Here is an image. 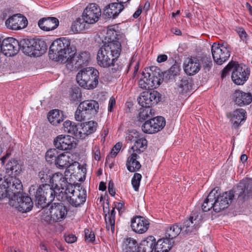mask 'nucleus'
Segmentation results:
<instances>
[{
  "label": "nucleus",
  "instance_id": "423d86ee",
  "mask_svg": "<svg viewBox=\"0 0 252 252\" xmlns=\"http://www.w3.org/2000/svg\"><path fill=\"white\" fill-rule=\"evenodd\" d=\"M63 197L66 199L73 206H77L83 204L86 201V191L82 187L77 189L72 184L69 185L68 188L63 190Z\"/></svg>",
  "mask_w": 252,
  "mask_h": 252
},
{
  "label": "nucleus",
  "instance_id": "4468645a",
  "mask_svg": "<svg viewBox=\"0 0 252 252\" xmlns=\"http://www.w3.org/2000/svg\"><path fill=\"white\" fill-rule=\"evenodd\" d=\"M160 94L156 91L143 92L140 94L137 100L139 105L143 107H151L157 104L160 99Z\"/></svg>",
  "mask_w": 252,
  "mask_h": 252
},
{
  "label": "nucleus",
  "instance_id": "6ab92c4d",
  "mask_svg": "<svg viewBox=\"0 0 252 252\" xmlns=\"http://www.w3.org/2000/svg\"><path fill=\"white\" fill-rule=\"evenodd\" d=\"M234 65L231 74L232 80L237 85H242L248 79L250 70L246 67H243L238 64Z\"/></svg>",
  "mask_w": 252,
  "mask_h": 252
},
{
  "label": "nucleus",
  "instance_id": "9b49d317",
  "mask_svg": "<svg viewBox=\"0 0 252 252\" xmlns=\"http://www.w3.org/2000/svg\"><path fill=\"white\" fill-rule=\"evenodd\" d=\"M101 14L100 7L95 3H90L84 9L82 18L87 24H94L97 22Z\"/></svg>",
  "mask_w": 252,
  "mask_h": 252
},
{
  "label": "nucleus",
  "instance_id": "7c9ffc66",
  "mask_svg": "<svg viewBox=\"0 0 252 252\" xmlns=\"http://www.w3.org/2000/svg\"><path fill=\"white\" fill-rule=\"evenodd\" d=\"M124 6L119 3H112L104 9V14L108 18H115L123 10Z\"/></svg>",
  "mask_w": 252,
  "mask_h": 252
},
{
  "label": "nucleus",
  "instance_id": "2f4dec72",
  "mask_svg": "<svg viewBox=\"0 0 252 252\" xmlns=\"http://www.w3.org/2000/svg\"><path fill=\"white\" fill-rule=\"evenodd\" d=\"M129 156L127 158L126 167L130 172H134L138 170L141 167L140 162L137 160L138 157V154L135 153L128 152Z\"/></svg>",
  "mask_w": 252,
  "mask_h": 252
},
{
  "label": "nucleus",
  "instance_id": "b1692460",
  "mask_svg": "<svg viewBox=\"0 0 252 252\" xmlns=\"http://www.w3.org/2000/svg\"><path fill=\"white\" fill-rule=\"evenodd\" d=\"M200 69L199 61L196 58L187 59L184 63V70L186 74L193 75Z\"/></svg>",
  "mask_w": 252,
  "mask_h": 252
},
{
  "label": "nucleus",
  "instance_id": "0eeeda50",
  "mask_svg": "<svg viewBox=\"0 0 252 252\" xmlns=\"http://www.w3.org/2000/svg\"><path fill=\"white\" fill-rule=\"evenodd\" d=\"M212 56L214 62L218 64L225 62L230 56V47L226 43H214L211 47Z\"/></svg>",
  "mask_w": 252,
  "mask_h": 252
},
{
  "label": "nucleus",
  "instance_id": "cd10ccee",
  "mask_svg": "<svg viewBox=\"0 0 252 252\" xmlns=\"http://www.w3.org/2000/svg\"><path fill=\"white\" fill-rule=\"evenodd\" d=\"M97 124L93 121L83 123L81 124V130L78 134L79 138L83 139L87 136L94 133L96 129Z\"/></svg>",
  "mask_w": 252,
  "mask_h": 252
},
{
  "label": "nucleus",
  "instance_id": "dca6fc26",
  "mask_svg": "<svg viewBox=\"0 0 252 252\" xmlns=\"http://www.w3.org/2000/svg\"><path fill=\"white\" fill-rule=\"evenodd\" d=\"M74 138L68 135L61 134L54 140V145L58 149L63 151L70 150L76 146Z\"/></svg>",
  "mask_w": 252,
  "mask_h": 252
},
{
  "label": "nucleus",
  "instance_id": "680f3d73",
  "mask_svg": "<svg viewBox=\"0 0 252 252\" xmlns=\"http://www.w3.org/2000/svg\"><path fill=\"white\" fill-rule=\"evenodd\" d=\"M94 158L96 160H99L100 158V151L97 146H95L94 148Z\"/></svg>",
  "mask_w": 252,
  "mask_h": 252
},
{
  "label": "nucleus",
  "instance_id": "c9c22d12",
  "mask_svg": "<svg viewBox=\"0 0 252 252\" xmlns=\"http://www.w3.org/2000/svg\"><path fill=\"white\" fill-rule=\"evenodd\" d=\"M170 241L167 238L158 240L155 244L154 252H168L172 247Z\"/></svg>",
  "mask_w": 252,
  "mask_h": 252
},
{
  "label": "nucleus",
  "instance_id": "6e6552de",
  "mask_svg": "<svg viewBox=\"0 0 252 252\" xmlns=\"http://www.w3.org/2000/svg\"><path fill=\"white\" fill-rule=\"evenodd\" d=\"M159 74L157 72H149L145 70L142 72L138 82L139 87L143 89H153L158 87L160 84Z\"/></svg>",
  "mask_w": 252,
  "mask_h": 252
},
{
  "label": "nucleus",
  "instance_id": "7ed1b4c3",
  "mask_svg": "<svg viewBox=\"0 0 252 252\" xmlns=\"http://www.w3.org/2000/svg\"><path fill=\"white\" fill-rule=\"evenodd\" d=\"M29 191L30 195L35 198L37 204L42 208L49 202L52 201L58 193L47 184L42 186L36 184L32 185Z\"/></svg>",
  "mask_w": 252,
  "mask_h": 252
},
{
  "label": "nucleus",
  "instance_id": "72a5a7b5",
  "mask_svg": "<svg viewBox=\"0 0 252 252\" xmlns=\"http://www.w3.org/2000/svg\"><path fill=\"white\" fill-rule=\"evenodd\" d=\"M147 146V141L142 135L134 142V145L128 150V152L135 153L138 155L146 149Z\"/></svg>",
  "mask_w": 252,
  "mask_h": 252
},
{
  "label": "nucleus",
  "instance_id": "412c9836",
  "mask_svg": "<svg viewBox=\"0 0 252 252\" xmlns=\"http://www.w3.org/2000/svg\"><path fill=\"white\" fill-rule=\"evenodd\" d=\"M21 191L16 193L15 197H14L17 200V203L15 206L20 212L26 213L31 210L33 203L30 197L23 195L20 193Z\"/></svg>",
  "mask_w": 252,
  "mask_h": 252
},
{
  "label": "nucleus",
  "instance_id": "603ef678",
  "mask_svg": "<svg viewBox=\"0 0 252 252\" xmlns=\"http://www.w3.org/2000/svg\"><path fill=\"white\" fill-rule=\"evenodd\" d=\"M141 178L142 176L140 174L136 173L132 178L131 184L135 191H137L139 189Z\"/></svg>",
  "mask_w": 252,
  "mask_h": 252
},
{
  "label": "nucleus",
  "instance_id": "de8ad7c7",
  "mask_svg": "<svg viewBox=\"0 0 252 252\" xmlns=\"http://www.w3.org/2000/svg\"><path fill=\"white\" fill-rule=\"evenodd\" d=\"M89 115L88 113L84 109L80 108L78 105L75 113V119L77 121L81 122L84 121Z\"/></svg>",
  "mask_w": 252,
  "mask_h": 252
},
{
  "label": "nucleus",
  "instance_id": "ea45409f",
  "mask_svg": "<svg viewBox=\"0 0 252 252\" xmlns=\"http://www.w3.org/2000/svg\"><path fill=\"white\" fill-rule=\"evenodd\" d=\"M63 129L64 132L74 135L79 138V133L77 125L75 123L67 120L63 123Z\"/></svg>",
  "mask_w": 252,
  "mask_h": 252
},
{
  "label": "nucleus",
  "instance_id": "e433bc0d",
  "mask_svg": "<svg viewBox=\"0 0 252 252\" xmlns=\"http://www.w3.org/2000/svg\"><path fill=\"white\" fill-rule=\"evenodd\" d=\"M48 119L51 124L57 126L63 120V112L57 109L50 111L48 115Z\"/></svg>",
  "mask_w": 252,
  "mask_h": 252
},
{
  "label": "nucleus",
  "instance_id": "3c124183",
  "mask_svg": "<svg viewBox=\"0 0 252 252\" xmlns=\"http://www.w3.org/2000/svg\"><path fill=\"white\" fill-rule=\"evenodd\" d=\"M51 173L50 170L46 168L39 171L38 173V177L41 182H47L48 181H50L51 177Z\"/></svg>",
  "mask_w": 252,
  "mask_h": 252
},
{
  "label": "nucleus",
  "instance_id": "4be33fe9",
  "mask_svg": "<svg viewBox=\"0 0 252 252\" xmlns=\"http://www.w3.org/2000/svg\"><path fill=\"white\" fill-rule=\"evenodd\" d=\"M150 222L148 220L141 216H136L131 220L132 230L138 234H143L148 229Z\"/></svg>",
  "mask_w": 252,
  "mask_h": 252
},
{
  "label": "nucleus",
  "instance_id": "f704fd0d",
  "mask_svg": "<svg viewBox=\"0 0 252 252\" xmlns=\"http://www.w3.org/2000/svg\"><path fill=\"white\" fill-rule=\"evenodd\" d=\"M218 190V188H214L204 200L202 205V209L203 211L207 212L212 208L214 209V200L216 198V193Z\"/></svg>",
  "mask_w": 252,
  "mask_h": 252
},
{
  "label": "nucleus",
  "instance_id": "a211bd4d",
  "mask_svg": "<svg viewBox=\"0 0 252 252\" xmlns=\"http://www.w3.org/2000/svg\"><path fill=\"white\" fill-rule=\"evenodd\" d=\"M19 50V42L16 39L8 37L2 40L1 53L6 56L11 57L17 54Z\"/></svg>",
  "mask_w": 252,
  "mask_h": 252
},
{
  "label": "nucleus",
  "instance_id": "c756f323",
  "mask_svg": "<svg viewBox=\"0 0 252 252\" xmlns=\"http://www.w3.org/2000/svg\"><path fill=\"white\" fill-rule=\"evenodd\" d=\"M6 173L7 174L5 176H13L16 177L21 172V165L18 163V161L12 159L6 165Z\"/></svg>",
  "mask_w": 252,
  "mask_h": 252
},
{
  "label": "nucleus",
  "instance_id": "338daca9",
  "mask_svg": "<svg viewBox=\"0 0 252 252\" xmlns=\"http://www.w3.org/2000/svg\"><path fill=\"white\" fill-rule=\"evenodd\" d=\"M231 63H229L222 70V76L223 77L227 72L232 68Z\"/></svg>",
  "mask_w": 252,
  "mask_h": 252
},
{
  "label": "nucleus",
  "instance_id": "c03bdc74",
  "mask_svg": "<svg viewBox=\"0 0 252 252\" xmlns=\"http://www.w3.org/2000/svg\"><path fill=\"white\" fill-rule=\"evenodd\" d=\"M86 22L82 18H77L73 23L71 29L74 33H79L85 29Z\"/></svg>",
  "mask_w": 252,
  "mask_h": 252
},
{
  "label": "nucleus",
  "instance_id": "bb28decb",
  "mask_svg": "<svg viewBox=\"0 0 252 252\" xmlns=\"http://www.w3.org/2000/svg\"><path fill=\"white\" fill-rule=\"evenodd\" d=\"M59 24L58 19L55 17L44 18L38 22L39 27L42 30L49 31L55 30Z\"/></svg>",
  "mask_w": 252,
  "mask_h": 252
},
{
  "label": "nucleus",
  "instance_id": "4c0bfd02",
  "mask_svg": "<svg viewBox=\"0 0 252 252\" xmlns=\"http://www.w3.org/2000/svg\"><path fill=\"white\" fill-rule=\"evenodd\" d=\"M138 244L133 238H128L124 240L123 247V252H137Z\"/></svg>",
  "mask_w": 252,
  "mask_h": 252
},
{
  "label": "nucleus",
  "instance_id": "052dcab7",
  "mask_svg": "<svg viewBox=\"0 0 252 252\" xmlns=\"http://www.w3.org/2000/svg\"><path fill=\"white\" fill-rule=\"evenodd\" d=\"M116 101L114 97L112 96L110 98L108 104V110L109 112L113 111V108L115 105Z\"/></svg>",
  "mask_w": 252,
  "mask_h": 252
},
{
  "label": "nucleus",
  "instance_id": "a19ab883",
  "mask_svg": "<svg viewBox=\"0 0 252 252\" xmlns=\"http://www.w3.org/2000/svg\"><path fill=\"white\" fill-rule=\"evenodd\" d=\"M119 36V32L116 30L115 26L109 27L107 30L105 40H107L106 42H120L118 41Z\"/></svg>",
  "mask_w": 252,
  "mask_h": 252
},
{
  "label": "nucleus",
  "instance_id": "bf43d9fd",
  "mask_svg": "<svg viewBox=\"0 0 252 252\" xmlns=\"http://www.w3.org/2000/svg\"><path fill=\"white\" fill-rule=\"evenodd\" d=\"M64 239L66 243L71 244L74 243L77 240V237L74 234H69L64 236Z\"/></svg>",
  "mask_w": 252,
  "mask_h": 252
},
{
  "label": "nucleus",
  "instance_id": "39448f33",
  "mask_svg": "<svg viewBox=\"0 0 252 252\" xmlns=\"http://www.w3.org/2000/svg\"><path fill=\"white\" fill-rule=\"evenodd\" d=\"M4 178L0 179V199L7 195L15 197L16 193L22 190L21 181L13 176H4Z\"/></svg>",
  "mask_w": 252,
  "mask_h": 252
},
{
  "label": "nucleus",
  "instance_id": "f8f14e48",
  "mask_svg": "<svg viewBox=\"0 0 252 252\" xmlns=\"http://www.w3.org/2000/svg\"><path fill=\"white\" fill-rule=\"evenodd\" d=\"M234 197L233 191H226L221 194L216 193V198L214 200V211L220 212L227 208Z\"/></svg>",
  "mask_w": 252,
  "mask_h": 252
},
{
  "label": "nucleus",
  "instance_id": "20e7f679",
  "mask_svg": "<svg viewBox=\"0 0 252 252\" xmlns=\"http://www.w3.org/2000/svg\"><path fill=\"white\" fill-rule=\"evenodd\" d=\"M99 72L94 67H88L81 69L76 76V82L81 88L91 90L95 89L98 84Z\"/></svg>",
  "mask_w": 252,
  "mask_h": 252
},
{
  "label": "nucleus",
  "instance_id": "393cba45",
  "mask_svg": "<svg viewBox=\"0 0 252 252\" xmlns=\"http://www.w3.org/2000/svg\"><path fill=\"white\" fill-rule=\"evenodd\" d=\"M228 118L234 127H238L246 119V112L242 108L234 110L227 115Z\"/></svg>",
  "mask_w": 252,
  "mask_h": 252
},
{
  "label": "nucleus",
  "instance_id": "ddd939ff",
  "mask_svg": "<svg viewBox=\"0 0 252 252\" xmlns=\"http://www.w3.org/2000/svg\"><path fill=\"white\" fill-rule=\"evenodd\" d=\"M165 125L164 118L158 116L146 121L142 126V130L144 133L153 134L161 130Z\"/></svg>",
  "mask_w": 252,
  "mask_h": 252
},
{
  "label": "nucleus",
  "instance_id": "4d7b16f0",
  "mask_svg": "<svg viewBox=\"0 0 252 252\" xmlns=\"http://www.w3.org/2000/svg\"><path fill=\"white\" fill-rule=\"evenodd\" d=\"M121 147H122L121 144H120L119 143L116 144L114 146V147L113 148V149H112V150L110 152V157L111 158L115 157L117 156V155L118 154V153L119 152L120 150L121 149Z\"/></svg>",
  "mask_w": 252,
  "mask_h": 252
},
{
  "label": "nucleus",
  "instance_id": "79ce46f5",
  "mask_svg": "<svg viewBox=\"0 0 252 252\" xmlns=\"http://www.w3.org/2000/svg\"><path fill=\"white\" fill-rule=\"evenodd\" d=\"M181 232L182 233V226L176 224L167 229L165 236L170 240L176 238Z\"/></svg>",
  "mask_w": 252,
  "mask_h": 252
},
{
  "label": "nucleus",
  "instance_id": "09e8293b",
  "mask_svg": "<svg viewBox=\"0 0 252 252\" xmlns=\"http://www.w3.org/2000/svg\"><path fill=\"white\" fill-rule=\"evenodd\" d=\"M153 115V110L151 107H145L141 109L139 114L140 120H145Z\"/></svg>",
  "mask_w": 252,
  "mask_h": 252
},
{
  "label": "nucleus",
  "instance_id": "5fc2aeb1",
  "mask_svg": "<svg viewBox=\"0 0 252 252\" xmlns=\"http://www.w3.org/2000/svg\"><path fill=\"white\" fill-rule=\"evenodd\" d=\"M85 238L86 241L88 242H93L95 240L94 233L88 229H85Z\"/></svg>",
  "mask_w": 252,
  "mask_h": 252
},
{
  "label": "nucleus",
  "instance_id": "a878e982",
  "mask_svg": "<svg viewBox=\"0 0 252 252\" xmlns=\"http://www.w3.org/2000/svg\"><path fill=\"white\" fill-rule=\"evenodd\" d=\"M234 98L236 104L240 106L248 105L252 101V95L250 93L240 90H236L235 92Z\"/></svg>",
  "mask_w": 252,
  "mask_h": 252
},
{
  "label": "nucleus",
  "instance_id": "f3484780",
  "mask_svg": "<svg viewBox=\"0 0 252 252\" xmlns=\"http://www.w3.org/2000/svg\"><path fill=\"white\" fill-rule=\"evenodd\" d=\"M90 59V55L88 52H84L76 54L74 51V54L69 59L66 66L69 69L72 70L74 68H78L87 63Z\"/></svg>",
  "mask_w": 252,
  "mask_h": 252
},
{
  "label": "nucleus",
  "instance_id": "0e129e2a",
  "mask_svg": "<svg viewBox=\"0 0 252 252\" xmlns=\"http://www.w3.org/2000/svg\"><path fill=\"white\" fill-rule=\"evenodd\" d=\"M167 56L165 54L159 55L158 57L157 61L158 63H162L165 62L167 60Z\"/></svg>",
  "mask_w": 252,
  "mask_h": 252
},
{
  "label": "nucleus",
  "instance_id": "8fccbe9b",
  "mask_svg": "<svg viewBox=\"0 0 252 252\" xmlns=\"http://www.w3.org/2000/svg\"><path fill=\"white\" fill-rule=\"evenodd\" d=\"M142 134L135 130H131L128 131L126 134V139L130 142H134L136 141Z\"/></svg>",
  "mask_w": 252,
  "mask_h": 252
},
{
  "label": "nucleus",
  "instance_id": "5701e85b",
  "mask_svg": "<svg viewBox=\"0 0 252 252\" xmlns=\"http://www.w3.org/2000/svg\"><path fill=\"white\" fill-rule=\"evenodd\" d=\"M200 220L197 217L190 216L186 220L182 226V234L189 235L195 233L200 226Z\"/></svg>",
  "mask_w": 252,
  "mask_h": 252
},
{
  "label": "nucleus",
  "instance_id": "69168bd1",
  "mask_svg": "<svg viewBox=\"0 0 252 252\" xmlns=\"http://www.w3.org/2000/svg\"><path fill=\"white\" fill-rule=\"evenodd\" d=\"M237 191L240 190V193H239V197H242L243 198H244L246 194L245 193V190L243 189V188L241 186H239L237 188Z\"/></svg>",
  "mask_w": 252,
  "mask_h": 252
},
{
  "label": "nucleus",
  "instance_id": "f03ea898",
  "mask_svg": "<svg viewBox=\"0 0 252 252\" xmlns=\"http://www.w3.org/2000/svg\"><path fill=\"white\" fill-rule=\"evenodd\" d=\"M74 54V49L70 46L69 39L63 37L54 41L50 47L49 58L63 63H66Z\"/></svg>",
  "mask_w": 252,
  "mask_h": 252
},
{
  "label": "nucleus",
  "instance_id": "f257e3e1",
  "mask_svg": "<svg viewBox=\"0 0 252 252\" xmlns=\"http://www.w3.org/2000/svg\"><path fill=\"white\" fill-rule=\"evenodd\" d=\"M121 52L120 42H106L97 52L96 57L97 64L104 68L113 66L116 60L120 56Z\"/></svg>",
  "mask_w": 252,
  "mask_h": 252
},
{
  "label": "nucleus",
  "instance_id": "774afa93",
  "mask_svg": "<svg viewBox=\"0 0 252 252\" xmlns=\"http://www.w3.org/2000/svg\"><path fill=\"white\" fill-rule=\"evenodd\" d=\"M142 6H139L138 8L133 14V17L134 18H138V17L141 14V13L142 12Z\"/></svg>",
  "mask_w": 252,
  "mask_h": 252
},
{
  "label": "nucleus",
  "instance_id": "864d4df0",
  "mask_svg": "<svg viewBox=\"0 0 252 252\" xmlns=\"http://www.w3.org/2000/svg\"><path fill=\"white\" fill-rule=\"evenodd\" d=\"M189 89V86L188 81L187 80H182L179 85L178 91L181 93H186Z\"/></svg>",
  "mask_w": 252,
  "mask_h": 252
},
{
  "label": "nucleus",
  "instance_id": "473e14b6",
  "mask_svg": "<svg viewBox=\"0 0 252 252\" xmlns=\"http://www.w3.org/2000/svg\"><path fill=\"white\" fill-rule=\"evenodd\" d=\"M79 105L80 108L84 109L89 115L95 113L99 109V104L94 100H88L81 102Z\"/></svg>",
  "mask_w": 252,
  "mask_h": 252
},
{
  "label": "nucleus",
  "instance_id": "e2e57ef3",
  "mask_svg": "<svg viewBox=\"0 0 252 252\" xmlns=\"http://www.w3.org/2000/svg\"><path fill=\"white\" fill-rule=\"evenodd\" d=\"M108 191L112 196H114L115 194V189L114 187L113 183L109 182L108 186Z\"/></svg>",
  "mask_w": 252,
  "mask_h": 252
},
{
  "label": "nucleus",
  "instance_id": "a18cd8bd",
  "mask_svg": "<svg viewBox=\"0 0 252 252\" xmlns=\"http://www.w3.org/2000/svg\"><path fill=\"white\" fill-rule=\"evenodd\" d=\"M82 94L79 89H73L69 92V99L71 103H77L81 99Z\"/></svg>",
  "mask_w": 252,
  "mask_h": 252
},
{
  "label": "nucleus",
  "instance_id": "c85d7f7f",
  "mask_svg": "<svg viewBox=\"0 0 252 252\" xmlns=\"http://www.w3.org/2000/svg\"><path fill=\"white\" fill-rule=\"evenodd\" d=\"M156 239L153 236H149L141 241L138 246L137 252H153L155 250Z\"/></svg>",
  "mask_w": 252,
  "mask_h": 252
},
{
  "label": "nucleus",
  "instance_id": "58836bf2",
  "mask_svg": "<svg viewBox=\"0 0 252 252\" xmlns=\"http://www.w3.org/2000/svg\"><path fill=\"white\" fill-rule=\"evenodd\" d=\"M44 43L39 40H32L29 41V45L27 46L29 53L31 55L35 54L36 51L44 50Z\"/></svg>",
  "mask_w": 252,
  "mask_h": 252
},
{
  "label": "nucleus",
  "instance_id": "6e6d98bb",
  "mask_svg": "<svg viewBox=\"0 0 252 252\" xmlns=\"http://www.w3.org/2000/svg\"><path fill=\"white\" fill-rule=\"evenodd\" d=\"M180 70L179 65L177 64H174L169 69L168 73L170 75L174 76L179 74Z\"/></svg>",
  "mask_w": 252,
  "mask_h": 252
},
{
  "label": "nucleus",
  "instance_id": "49530a36",
  "mask_svg": "<svg viewBox=\"0 0 252 252\" xmlns=\"http://www.w3.org/2000/svg\"><path fill=\"white\" fill-rule=\"evenodd\" d=\"M59 153L56 149H50L48 150L45 155V158L46 161L50 163H52L53 161L56 163V160Z\"/></svg>",
  "mask_w": 252,
  "mask_h": 252
},
{
  "label": "nucleus",
  "instance_id": "1a4fd4ad",
  "mask_svg": "<svg viewBox=\"0 0 252 252\" xmlns=\"http://www.w3.org/2000/svg\"><path fill=\"white\" fill-rule=\"evenodd\" d=\"M49 214L45 217V220L59 222L63 220L67 213L66 207L63 203H54L49 205Z\"/></svg>",
  "mask_w": 252,
  "mask_h": 252
},
{
  "label": "nucleus",
  "instance_id": "aec40b11",
  "mask_svg": "<svg viewBox=\"0 0 252 252\" xmlns=\"http://www.w3.org/2000/svg\"><path fill=\"white\" fill-rule=\"evenodd\" d=\"M26 18L20 14L14 15L5 21L7 28L12 30H19L26 28L28 25Z\"/></svg>",
  "mask_w": 252,
  "mask_h": 252
},
{
  "label": "nucleus",
  "instance_id": "37998d69",
  "mask_svg": "<svg viewBox=\"0 0 252 252\" xmlns=\"http://www.w3.org/2000/svg\"><path fill=\"white\" fill-rule=\"evenodd\" d=\"M115 209L113 208L108 216L105 217L106 228L108 230H111L112 233L115 231Z\"/></svg>",
  "mask_w": 252,
  "mask_h": 252
},
{
  "label": "nucleus",
  "instance_id": "13d9d810",
  "mask_svg": "<svg viewBox=\"0 0 252 252\" xmlns=\"http://www.w3.org/2000/svg\"><path fill=\"white\" fill-rule=\"evenodd\" d=\"M237 32L239 34L241 39L245 42L247 41V34L243 28H238L237 30Z\"/></svg>",
  "mask_w": 252,
  "mask_h": 252
},
{
  "label": "nucleus",
  "instance_id": "2eb2a0df",
  "mask_svg": "<svg viewBox=\"0 0 252 252\" xmlns=\"http://www.w3.org/2000/svg\"><path fill=\"white\" fill-rule=\"evenodd\" d=\"M50 183L52 185V188L53 190L56 191L57 194H63V190L68 188L69 184L65 175L60 172H57L52 175L51 177Z\"/></svg>",
  "mask_w": 252,
  "mask_h": 252
},
{
  "label": "nucleus",
  "instance_id": "9d476101",
  "mask_svg": "<svg viewBox=\"0 0 252 252\" xmlns=\"http://www.w3.org/2000/svg\"><path fill=\"white\" fill-rule=\"evenodd\" d=\"M55 165L59 169L66 168L65 173H67L72 166H80L79 163L75 161L74 156L69 152L60 154L57 157Z\"/></svg>",
  "mask_w": 252,
  "mask_h": 252
}]
</instances>
